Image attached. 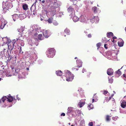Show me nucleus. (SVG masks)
I'll use <instances>...</instances> for the list:
<instances>
[{"label":"nucleus","mask_w":126,"mask_h":126,"mask_svg":"<svg viewBox=\"0 0 126 126\" xmlns=\"http://www.w3.org/2000/svg\"><path fill=\"white\" fill-rule=\"evenodd\" d=\"M40 27H39L37 25H34L30 28L29 33L32 35H34L35 37L38 34V33L40 32Z\"/></svg>","instance_id":"1"},{"label":"nucleus","mask_w":126,"mask_h":126,"mask_svg":"<svg viewBox=\"0 0 126 126\" xmlns=\"http://www.w3.org/2000/svg\"><path fill=\"white\" fill-rule=\"evenodd\" d=\"M28 40V44L29 46L32 47L34 48L37 46L38 44V40L37 38H32L31 39H29Z\"/></svg>","instance_id":"2"},{"label":"nucleus","mask_w":126,"mask_h":126,"mask_svg":"<svg viewBox=\"0 0 126 126\" xmlns=\"http://www.w3.org/2000/svg\"><path fill=\"white\" fill-rule=\"evenodd\" d=\"M64 75L66 78V80L68 81H71L74 79V75L69 71L66 70L64 71Z\"/></svg>","instance_id":"3"},{"label":"nucleus","mask_w":126,"mask_h":126,"mask_svg":"<svg viewBox=\"0 0 126 126\" xmlns=\"http://www.w3.org/2000/svg\"><path fill=\"white\" fill-rule=\"evenodd\" d=\"M107 58L111 60L113 59V57L114 58H116L117 57V53L116 51L112 50L107 52Z\"/></svg>","instance_id":"4"},{"label":"nucleus","mask_w":126,"mask_h":126,"mask_svg":"<svg viewBox=\"0 0 126 126\" xmlns=\"http://www.w3.org/2000/svg\"><path fill=\"white\" fill-rule=\"evenodd\" d=\"M99 19L98 16H90L88 18L87 22H90L92 23L95 22V23L98 22Z\"/></svg>","instance_id":"5"},{"label":"nucleus","mask_w":126,"mask_h":126,"mask_svg":"<svg viewBox=\"0 0 126 126\" xmlns=\"http://www.w3.org/2000/svg\"><path fill=\"white\" fill-rule=\"evenodd\" d=\"M37 58V53L34 52H32L29 56V59L32 64L36 61Z\"/></svg>","instance_id":"6"},{"label":"nucleus","mask_w":126,"mask_h":126,"mask_svg":"<svg viewBox=\"0 0 126 126\" xmlns=\"http://www.w3.org/2000/svg\"><path fill=\"white\" fill-rule=\"evenodd\" d=\"M55 50L54 48L49 49L46 52V55L48 58H52L55 54Z\"/></svg>","instance_id":"7"},{"label":"nucleus","mask_w":126,"mask_h":126,"mask_svg":"<svg viewBox=\"0 0 126 126\" xmlns=\"http://www.w3.org/2000/svg\"><path fill=\"white\" fill-rule=\"evenodd\" d=\"M75 110V109L74 108L71 107H68L67 109V114L70 116L71 115L72 116L74 117Z\"/></svg>","instance_id":"8"},{"label":"nucleus","mask_w":126,"mask_h":126,"mask_svg":"<svg viewBox=\"0 0 126 126\" xmlns=\"http://www.w3.org/2000/svg\"><path fill=\"white\" fill-rule=\"evenodd\" d=\"M61 3L59 1L54 2L53 6L54 9L52 10H54L55 11V10L56 11V10H57L58 11H59L60 10L59 7L61 5Z\"/></svg>","instance_id":"9"},{"label":"nucleus","mask_w":126,"mask_h":126,"mask_svg":"<svg viewBox=\"0 0 126 126\" xmlns=\"http://www.w3.org/2000/svg\"><path fill=\"white\" fill-rule=\"evenodd\" d=\"M59 11H57L56 10L55 11L54 10H52V13L53 16H54V15L57 14V16L59 17H61L62 15H63V12H60Z\"/></svg>","instance_id":"10"},{"label":"nucleus","mask_w":126,"mask_h":126,"mask_svg":"<svg viewBox=\"0 0 126 126\" xmlns=\"http://www.w3.org/2000/svg\"><path fill=\"white\" fill-rule=\"evenodd\" d=\"M88 18L85 16L81 15L79 19L80 21L82 22L86 23L87 22Z\"/></svg>","instance_id":"11"},{"label":"nucleus","mask_w":126,"mask_h":126,"mask_svg":"<svg viewBox=\"0 0 126 126\" xmlns=\"http://www.w3.org/2000/svg\"><path fill=\"white\" fill-rule=\"evenodd\" d=\"M67 11L69 13H71L70 14L69 16H71L72 15H74L75 14V11L73 8L72 7L70 6L67 9Z\"/></svg>","instance_id":"12"},{"label":"nucleus","mask_w":126,"mask_h":126,"mask_svg":"<svg viewBox=\"0 0 126 126\" xmlns=\"http://www.w3.org/2000/svg\"><path fill=\"white\" fill-rule=\"evenodd\" d=\"M43 34L44 36L46 38H48L50 35L49 31L48 30H46L44 32Z\"/></svg>","instance_id":"13"},{"label":"nucleus","mask_w":126,"mask_h":126,"mask_svg":"<svg viewBox=\"0 0 126 126\" xmlns=\"http://www.w3.org/2000/svg\"><path fill=\"white\" fill-rule=\"evenodd\" d=\"M70 16H71V18L74 22H77L79 20V18L77 16H75V14L74 15H72Z\"/></svg>","instance_id":"14"},{"label":"nucleus","mask_w":126,"mask_h":126,"mask_svg":"<svg viewBox=\"0 0 126 126\" xmlns=\"http://www.w3.org/2000/svg\"><path fill=\"white\" fill-rule=\"evenodd\" d=\"M123 66L120 69H118L117 71H116L115 73V75L117 77H118L121 74V72L120 71V70L122 69Z\"/></svg>","instance_id":"15"},{"label":"nucleus","mask_w":126,"mask_h":126,"mask_svg":"<svg viewBox=\"0 0 126 126\" xmlns=\"http://www.w3.org/2000/svg\"><path fill=\"white\" fill-rule=\"evenodd\" d=\"M77 64V67L80 68L82 67V62L80 60H76Z\"/></svg>","instance_id":"16"},{"label":"nucleus","mask_w":126,"mask_h":126,"mask_svg":"<svg viewBox=\"0 0 126 126\" xmlns=\"http://www.w3.org/2000/svg\"><path fill=\"white\" fill-rule=\"evenodd\" d=\"M113 73V70L111 68H110L108 69L107 71V74L109 75H111Z\"/></svg>","instance_id":"17"},{"label":"nucleus","mask_w":126,"mask_h":126,"mask_svg":"<svg viewBox=\"0 0 126 126\" xmlns=\"http://www.w3.org/2000/svg\"><path fill=\"white\" fill-rule=\"evenodd\" d=\"M81 111L79 110H76L74 114L75 115L74 117H76L77 116H79L81 115Z\"/></svg>","instance_id":"18"},{"label":"nucleus","mask_w":126,"mask_h":126,"mask_svg":"<svg viewBox=\"0 0 126 126\" xmlns=\"http://www.w3.org/2000/svg\"><path fill=\"white\" fill-rule=\"evenodd\" d=\"M26 15L25 14H23L19 15V18L20 20H22L26 17Z\"/></svg>","instance_id":"19"},{"label":"nucleus","mask_w":126,"mask_h":126,"mask_svg":"<svg viewBox=\"0 0 126 126\" xmlns=\"http://www.w3.org/2000/svg\"><path fill=\"white\" fill-rule=\"evenodd\" d=\"M9 96H8V97L7 100V101L9 102H12L13 100H15L16 99L15 98H13V97L11 96L10 94L9 95Z\"/></svg>","instance_id":"20"},{"label":"nucleus","mask_w":126,"mask_h":126,"mask_svg":"<svg viewBox=\"0 0 126 126\" xmlns=\"http://www.w3.org/2000/svg\"><path fill=\"white\" fill-rule=\"evenodd\" d=\"M121 106L123 108L126 107V102L123 100L121 101Z\"/></svg>","instance_id":"21"},{"label":"nucleus","mask_w":126,"mask_h":126,"mask_svg":"<svg viewBox=\"0 0 126 126\" xmlns=\"http://www.w3.org/2000/svg\"><path fill=\"white\" fill-rule=\"evenodd\" d=\"M37 2V1L36 0L35 3L33 4L32 5L31 7V8L30 10H31L32 11H33V12L34 11V10H35L36 9V3Z\"/></svg>","instance_id":"22"},{"label":"nucleus","mask_w":126,"mask_h":126,"mask_svg":"<svg viewBox=\"0 0 126 126\" xmlns=\"http://www.w3.org/2000/svg\"><path fill=\"white\" fill-rule=\"evenodd\" d=\"M18 32H19V34H22V33L23 31H24V29L23 27H21L20 28H18L17 30Z\"/></svg>","instance_id":"23"},{"label":"nucleus","mask_w":126,"mask_h":126,"mask_svg":"<svg viewBox=\"0 0 126 126\" xmlns=\"http://www.w3.org/2000/svg\"><path fill=\"white\" fill-rule=\"evenodd\" d=\"M56 73L57 76H61L62 75V73L61 70H58L56 71Z\"/></svg>","instance_id":"24"},{"label":"nucleus","mask_w":126,"mask_h":126,"mask_svg":"<svg viewBox=\"0 0 126 126\" xmlns=\"http://www.w3.org/2000/svg\"><path fill=\"white\" fill-rule=\"evenodd\" d=\"M12 16L13 18L14 21H16V18H18L19 17V15L18 14H14Z\"/></svg>","instance_id":"25"},{"label":"nucleus","mask_w":126,"mask_h":126,"mask_svg":"<svg viewBox=\"0 0 126 126\" xmlns=\"http://www.w3.org/2000/svg\"><path fill=\"white\" fill-rule=\"evenodd\" d=\"M121 41L120 42H118V45L119 47H122L123 46L124 44V42L122 39H120Z\"/></svg>","instance_id":"26"},{"label":"nucleus","mask_w":126,"mask_h":126,"mask_svg":"<svg viewBox=\"0 0 126 126\" xmlns=\"http://www.w3.org/2000/svg\"><path fill=\"white\" fill-rule=\"evenodd\" d=\"M84 104V102H81L80 101L78 104V106L80 108L82 107Z\"/></svg>","instance_id":"27"},{"label":"nucleus","mask_w":126,"mask_h":126,"mask_svg":"<svg viewBox=\"0 0 126 126\" xmlns=\"http://www.w3.org/2000/svg\"><path fill=\"white\" fill-rule=\"evenodd\" d=\"M22 7L23 9L25 10H26L28 9V5L26 4H24L23 5Z\"/></svg>","instance_id":"28"},{"label":"nucleus","mask_w":126,"mask_h":126,"mask_svg":"<svg viewBox=\"0 0 126 126\" xmlns=\"http://www.w3.org/2000/svg\"><path fill=\"white\" fill-rule=\"evenodd\" d=\"M113 36V33L111 32H107V36L108 38H110V36Z\"/></svg>","instance_id":"29"},{"label":"nucleus","mask_w":126,"mask_h":126,"mask_svg":"<svg viewBox=\"0 0 126 126\" xmlns=\"http://www.w3.org/2000/svg\"><path fill=\"white\" fill-rule=\"evenodd\" d=\"M80 126H85L84 121L83 119L81 120L80 123Z\"/></svg>","instance_id":"30"},{"label":"nucleus","mask_w":126,"mask_h":126,"mask_svg":"<svg viewBox=\"0 0 126 126\" xmlns=\"http://www.w3.org/2000/svg\"><path fill=\"white\" fill-rule=\"evenodd\" d=\"M65 33H66L67 35H69L70 34V32L69 30L68 29H66L64 30Z\"/></svg>","instance_id":"31"},{"label":"nucleus","mask_w":126,"mask_h":126,"mask_svg":"<svg viewBox=\"0 0 126 126\" xmlns=\"http://www.w3.org/2000/svg\"><path fill=\"white\" fill-rule=\"evenodd\" d=\"M38 38L40 40H42L43 39V38L42 34H39L38 36Z\"/></svg>","instance_id":"32"},{"label":"nucleus","mask_w":126,"mask_h":126,"mask_svg":"<svg viewBox=\"0 0 126 126\" xmlns=\"http://www.w3.org/2000/svg\"><path fill=\"white\" fill-rule=\"evenodd\" d=\"M97 8L96 7H94L92 8V10L93 12L95 13H97Z\"/></svg>","instance_id":"33"},{"label":"nucleus","mask_w":126,"mask_h":126,"mask_svg":"<svg viewBox=\"0 0 126 126\" xmlns=\"http://www.w3.org/2000/svg\"><path fill=\"white\" fill-rule=\"evenodd\" d=\"M110 116L107 115L106 116V120L107 122H109L110 121Z\"/></svg>","instance_id":"34"},{"label":"nucleus","mask_w":126,"mask_h":126,"mask_svg":"<svg viewBox=\"0 0 126 126\" xmlns=\"http://www.w3.org/2000/svg\"><path fill=\"white\" fill-rule=\"evenodd\" d=\"M53 20V19L52 18H49L47 20V21L48 23H51L52 22Z\"/></svg>","instance_id":"35"},{"label":"nucleus","mask_w":126,"mask_h":126,"mask_svg":"<svg viewBox=\"0 0 126 126\" xmlns=\"http://www.w3.org/2000/svg\"><path fill=\"white\" fill-rule=\"evenodd\" d=\"M88 109L90 110L91 109H92L93 108V105L92 104H90L88 106Z\"/></svg>","instance_id":"36"},{"label":"nucleus","mask_w":126,"mask_h":126,"mask_svg":"<svg viewBox=\"0 0 126 126\" xmlns=\"http://www.w3.org/2000/svg\"><path fill=\"white\" fill-rule=\"evenodd\" d=\"M101 44L100 43H97L96 44V46L98 47L97 48V50H98V49L99 48H101V47H100L101 45Z\"/></svg>","instance_id":"37"},{"label":"nucleus","mask_w":126,"mask_h":126,"mask_svg":"<svg viewBox=\"0 0 126 126\" xmlns=\"http://www.w3.org/2000/svg\"><path fill=\"white\" fill-rule=\"evenodd\" d=\"M8 97H7L6 96H5L3 97L2 98V102H4V101L6 99L7 100Z\"/></svg>","instance_id":"38"},{"label":"nucleus","mask_w":126,"mask_h":126,"mask_svg":"<svg viewBox=\"0 0 126 126\" xmlns=\"http://www.w3.org/2000/svg\"><path fill=\"white\" fill-rule=\"evenodd\" d=\"M43 62L42 60L41 59H38L37 61V63L38 64H41Z\"/></svg>","instance_id":"39"},{"label":"nucleus","mask_w":126,"mask_h":126,"mask_svg":"<svg viewBox=\"0 0 126 126\" xmlns=\"http://www.w3.org/2000/svg\"><path fill=\"white\" fill-rule=\"evenodd\" d=\"M113 79L111 78L110 79L109 78V83H112L113 82Z\"/></svg>","instance_id":"40"},{"label":"nucleus","mask_w":126,"mask_h":126,"mask_svg":"<svg viewBox=\"0 0 126 126\" xmlns=\"http://www.w3.org/2000/svg\"><path fill=\"white\" fill-rule=\"evenodd\" d=\"M119 118L118 116H115L114 117H113L112 118V119L114 121H116L117 120V119Z\"/></svg>","instance_id":"41"},{"label":"nucleus","mask_w":126,"mask_h":126,"mask_svg":"<svg viewBox=\"0 0 126 126\" xmlns=\"http://www.w3.org/2000/svg\"><path fill=\"white\" fill-rule=\"evenodd\" d=\"M18 40V39L17 38L16 39H14L13 40V42H12V45H13L14 46V44H15L16 42V41H17Z\"/></svg>","instance_id":"42"},{"label":"nucleus","mask_w":126,"mask_h":126,"mask_svg":"<svg viewBox=\"0 0 126 126\" xmlns=\"http://www.w3.org/2000/svg\"><path fill=\"white\" fill-rule=\"evenodd\" d=\"M45 0H43L41 2H40V4L42 5H43V6H44V4H45Z\"/></svg>","instance_id":"43"},{"label":"nucleus","mask_w":126,"mask_h":126,"mask_svg":"<svg viewBox=\"0 0 126 126\" xmlns=\"http://www.w3.org/2000/svg\"><path fill=\"white\" fill-rule=\"evenodd\" d=\"M95 95L96 94H94L93 96V99L92 100V103H93L95 101V97H96L95 96Z\"/></svg>","instance_id":"44"},{"label":"nucleus","mask_w":126,"mask_h":126,"mask_svg":"<svg viewBox=\"0 0 126 126\" xmlns=\"http://www.w3.org/2000/svg\"><path fill=\"white\" fill-rule=\"evenodd\" d=\"M53 24L55 26H57L58 24V23L56 21L53 22Z\"/></svg>","instance_id":"45"},{"label":"nucleus","mask_w":126,"mask_h":126,"mask_svg":"<svg viewBox=\"0 0 126 126\" xmlns=\"http://www.w3.org/2000/svg\"><path fill=\"white\" fill-rule=\"evenodd\" d=\"M84 3L87 5L89 4V1L87 0H85L84 1Z\"/></svg>","instance_id":"46"},{"label":"nucleus","mask_w":126,"mask_h":126,"mask_svg":"<svg viewBox=\"0 0 126 126\" xmlns=\"http://www.w3.org/2000/svg\"><path fill=\"white\" fill-rule=\"evenodd\" d=\"M24 41L23 40L21 41V42L20 43V45L22 46H24Z\"/></svg>","instance_id":"47"},{"label":"nucleus","mask_w":126,"mask_h":126,"mask_svg":"<svg viewBox=\"0 0 126 126\" xmlns=\"http://www.w3.org/2000/svg\"><path fill=\"white\" fill-rule=\"evenodd\" d=\"M27 12V14L28 15H31L32 14V12L31 11L30 12V11H28Z\"/></svg>","instance_id":"48"},{"label":"nucleus","mask_w":126,"mask_h":126,"mask_svg":"<svg viewBox=\"0 0 126 126\" xmlns=\"http://www.w3.org/2000/svg\"><path fill=\"white\" fill-rule=\"evenodd\" d=\"M89 126H93V123L92 122H90L89 123Z\"/></svg>","instance_id":"49"},{"label":"nucleus","mask_w":126,"mask_h":126,"mask_svg":"<svg viewBox=\"0 0 126 126\" xmlns=\"http://www.w3.org/2000/svg\"><path fill=\"white\" fill-rule=\"evenodd\" d=\"M85 72H86V70L85 69H84V68H83L82 70V72L83 73Z\"/></svg>","instance_id":"50"},{"label":"nucleus","mask_w":126,"mask_h":126,"mask_svg":"<svg viewBox=\"0 0 126 126\" xmlns=\"http://www.w3.org/2000/svg\"><path fill=\"white\" fill-rule=\"evenodd\" d=\"M88 37V38H91L92 37L91 34H89L87 35Z\"/></svg>","instance_id":"51"},{"label":"nucleus","mask_w":126,"mask_h":126,"mask_svg":"<svg viewBox=\"0 0 126 126\" xmlns=\"http://www.w3.org/2000/svg\"><path fill=\"white\" fill-rule=\"evenodd\" d=\"M107 45L106 44H105L104 45V47L106 49H107L108 47H107Z\"/></svg>","instance_id":"52"},{"label":"nucleus","mask_w":126,"mask_h":126,"mask_svg":"<svg viewBox=\"0 0 126 126\" xmlns=\"http://www.w3.org/2000/svg\"><path fill=\"white\" fill-rule=\"evenodd\" d=\"M108 93V91H104V94H107Z\"/></svg>","instance_id":"53"},{"label":"nucleus","mask_w":126,"mask_h":126,"mask_svg":"<svg viewBox=\"0 0 126 126\" xmlns=\"http://www.w3.org/2000/svg\"><path fill=\"white\" fill-rule=\"evenodd\" d=\"M78 91L80 93H81V88H79V89H78Z\"/></svg>","instance_id":"54"},{"label":"nucleus","mask_w":126,"mask_h":126,"mask_svg":"<svg viewBox=\"0 0 126 126\" xmlns=\"http://www.w3.org/2000/svg\"><path fill=\"white\" fill-rule=\"evenodd\" d=\"M16 98L18 100H20V98L18 96V95H17L16 96Z\"/></svg>","instance_id":"55"},{"label":"nucleus","mask_w":126,"mask_h":126,"mask_svg":"<svg viewBox=\"0 0 126 126\" xmlns=\"http://www.w3.org/2000/svg\"><path fill=\"white\" fill-rule=\"evenodd\" d=\"M65 113H62L61 114V116H65Z\"/></svg>","instance_id":"56"},{"label":"nucleus","mask_w":126,"mask_h":126,"mask_svg":"<svg viewBox=\"0 0 126 126\" xmlns=\"http://www.w3.org/2000/svg\"><path fill=\"white\" fill-rule=\"evenodd\" d=\"M19 47L20 48V49L19 50V51L20 53H21V47Z\"/></svg>","instance_id":"57"},{"label":"nucleus","mask_w":126,"mask_h":126,"mask_svg":"<svg viewBox=\"0 0 126 126\" xmlns=\"http://www.w3.org/2000/svg\"><path fill=\"white\" fill-rule=\"evenodd\" d=\"M123 13L125 15L126 14V11L124 10L123 11Z\"/></svg>","instance_id":"58"},{"label":"nucleus","mask_w":126,"mask_h":126,"mask_svg":"<svg viewBox=\"0 0 126 126\" xmlns=\"http://www.w3.org/2000/svg\"><path fill=\"white\" fill-rule=\"evenodd\" d=\"M117 38V37L115 36L113 37H112L113 40H114L115 39H116Z\"/></svg>","instance_id":"59"},{"label":"nucleus","mask_w":126,"mask_h":126,"mask_svg":"<svg viewBox=\"0 0 126 126\" xmlns=\"http://www.w3.org/2000/svg\"><path fill=\"white\" fill-rule=\"evenodd\" d=\"M6 24V23L4 24L3 26V27L2 28H1V29H2L3 28H4V26Z\"/></svg>","instance_id":"60"},{"label":"nucleus","mask_w":126,"mask_h":126,"mask_svg":"<svg viewBox=\"0 0 126 126\" xmlns=\"http://www.w3.org/2000/svg\"><path fill=\"white\" fill-rule=\"evenodd\" d=\"M31 11L32 12H33V15H35V10H34V12H33V11H31Z\"/></svg>","instance_id":"61"},{"label":"nucleus","mask_w":126,"mask_h":126,"mask_svg":"<svg viewBox=\"0 0 126 126\" xmlns=\"http://www.w3.org/2000/svg\"><path fill=\"white\" fill-rule=\"evenodd\" d=\"M93 58V59H94V61H96V59L94 57Z\"/></svg>","instance_id":"62"},{"label":"nucleus","mask_w":126,"mask_h":126,"mask_svg":"<svg viewBox=\"0 0 126 126\" xmlns=\"http://www.w3.org/2000/svg\"><path fill=\"white\" fill-rule=\"evenodd\" d=\"M97 99H96V98H95V101L96 102L97 101Z\"/></svg>","instance_id":"63"},{"label":"nucleus","mask_w":126,"mask_h":126,"mask_svg":"<svg viewBox=\"0 0 126 126\" xmlns=\"http://www.w3.org/2000/svg\"><path fill=\"white\" fill-rule=\"evenodd\" d=\"M9 5H11V7H13V5L11 4H9Z\"/></svg>","instance_id":"64"}]
</instances>
